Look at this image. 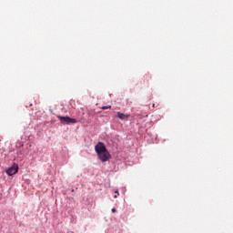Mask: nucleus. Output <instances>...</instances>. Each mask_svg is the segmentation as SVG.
<instances>
[{
    "instance_id": "nucleus-2",
    "label": "nucleus",
    "mask_w": 233,
    "mask_h": 233,
    "mask_svg": "<svg viewBox=\"0 0 233 233\" xmlns=\"http://www.w3.org/2000/svg\"><path fill=\"white\" fill-rule=\"evenodd\" d=\"M58 119L60 121H63L64 123H66L67 125H74L76 123H77V120H76V118H70V116H58Z\"/></svg>"
},
{
    "instance_id": "nucleus-4",
    "label": "nucleus",
    "mask_w": 233,
    "mask_h": 233,
    "mask_svg": "<svg viewBox=\"0 0 233 233\" xmlns=\"http://www.w3.org/2000/svg\"><path fill=\"white\" fill-rule=\"evenodd\" d=\"M116 117H118V119H121L122 121L127 120L128 117H130V115H125L124 113L121 112H117L116 113Z\"/></svg>"
},
{
    "instance_id": "nucleus-1",
    "label": "nucleus",
    "mask_w": 233,
    "mask_h": 233,
    "mask_svg": "<svg viewBox=\"0 0 233 233\" xmlns=\"http://www.w3.org/2000/svg\"><path fill=\"white\" fill-rule=\"evenodd\" d=\"M95 151L96 152L98 159L101 160L102 163H106V161L112 157L110 152L106 149V146H105V143L103 142H98L95 146Z\"/></svg>"
},
{
    "instance_id": "nucleus-8",
    "label": "nucleus",
    "mask_w": 233,
    "mask_h": 233,
    "mask_svg": "<svg viewBox=\"0 0 233 233\" xmlns=\"http://www.w3.org/2000/svg\"><path fill=\"white\" fill-rule=\"evenodd\" d=\"M153 106V108H155V107H156V104H153V106Z\"/></svg>"
},
{
    "instance_id": "nucleus-5",
    "label": "nucleus",
    "mask_w": 233,
    "mask_h": 233,
    "mask_svg": "<svg viewBox=\"0 0 233 233\" xmlns=\"http://www.w3.org/2000/svg\"><path fill=\"white\" fill-rule=\"evenodd\" d=\"M108 108H112V106H105L101 107L102 110H108Z\"/></svg>"
},
{
    "instance_id": "nucleus-7",
    "label": "nucleus",
    "mask_w": 233,
    "mask_h": 233,
    "mask_svg": "<svg viewBox=\"0 0 233 233\" xmlns=\"http://www.w3.org/2000/svg\"><path fill=\"white\" fill-rule=\"evenodd\" d=\"M111 211H112L113 213H115V212H116V208H112Z\"/></svg>"
},
{
    "instance_id": "nucleus-3",
    "label": "nucleus",
    "mask_w": 233,
    "mask_h": 233,
    "mask_svg": "<svg viewBox=\"0 0 233 233\" xmlns=\"http://www.w3.org/2000/svg\"><path fill=\"white\" fill-rule=\"evenodd\" d=\"M5 172H6L7 176H14L15 174H17V172H19V166L15 164L11 167L6 169Z\"/></svg>"
},
{
    "instance_id": "nucleus-6",
    "label": "nucleus",
    "mask_w": 233,
    "mask_h": 233,
    "mask_svg": "<svg viewBox=\"0 0 233 233\" xmlns=\"http://www.w3.org/2000/svg\"><path fill=\"white\" fill-rule=\"evenodd\" d=\"M115 194H116V195H115L114 198H117V196H119V191H115Z\"/></svg>"
}]
</instances>
